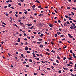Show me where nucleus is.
Segmentation results:
<instances>
[{"label":"nucleus","instance_id":"obj_21","mask_svg":"<svg viewBox=\"0 0 76 76\" xmlns=\"http://www.w3.org/2000/svg\"><path fill=\"white\" fill-rule=\"evenodd\" d=\"M53 25H51V24H50L49 25V26H50V27H52V26H53Z\"/></svg>","mask_w":76,"mask_h":76},{"label":"nucleus","instance_id":"obj_37","mask_svg":"<svg viewBox=\"0 0 76 76\" xmlns=\"http://www.w3.org/2000/svg\"><path fill=\"white\" fill-rule=\"evenodd\" d=\"M33 34H37V33L36 32H33Z\"/></svg>","mask_w":76,"mask_h":76},{"label":"nucleus","instance_id":"obj_58","mask_svg":"<svg viewBox=\"0 0 76 76\" xmlns=\"http://www.w3.org/2000/svg\"><path fill=\"white\" fill-rule=\"evenodd\" d=\"M73 21L74 22H76V21L75 20H74Z\"/></svg>","mask_w":76,"mask_h":76},{"label":"nucleus","instance_id":"obj_47","mask_svg":"<svg viewBox=\"0 0 76 76\" xmlns=\"http://www.w3.org/2000/svg\"><path fill=\"white\" fill-rule=\"evenodd\" d=\"M59 31H60L61 32H62V31L61 30V28H59Z\"/></svg>","mask_w":76,"mask_h":76},{"label":"nucleus","instance_id":"obj_30","mask_svg":"<svg viewBox=\"0 0 76 76\" xmlns=\"http://www.w3.org/2000/svg\"><path fill=\"white\" fill-rule=\"evenodd\" d=\"M10 1V0L7 1H6V3H9Z\"/></svg>","mask_w":76,"mask_h":76},{"label":"nucleus","instance_id":"obj_18","mask_svg":"<svg viewBox=\"0 0 76 76\" xmlns=\"http://www.w3.org/2000/svg\"><path fill=\"white\" fill-rule=\"evenodd\" d=\"M57 34H58V35H60V34H61V33L60 32H57Z\"/></svg>","mask_w":76,"mask_h":76},{"label":"nucleus","instance_id":"obj_22","mask_svg":"<svg viewBox=\"0 0 76 76\" xmlns=\"http://www.w3.org/2000/svg\"><path fill=\"white\" fill-rule=\"evenodd\" d=\"M18 5H19V6H21V4L20 3H18Z\"/></svg>","mask_w":76,"mask_h":76},{"label":"nucleus","instance_id":"obj_19","mask_svg":"<svg viewBox=\"0 0 76 76\" xmlns=\"http://www.w3.org/2000/svg\"><path fill=\"white\" fill-rule=\"evenodd\" d=\"M56 61L57 63H59V61H58V60H56Z\"/></svg>","mask_w":76,"mask_h":76},{"label":"nucleus","instance_id":"obj_44","mask_svg":"<svg viewBox=\"0 0 76 76\" xmlns=\"http://www.w3.org/2000/svg\"><path fill=\"white\" fill-rule=\"evenodd\" d=\"M37 60H39V58H37Z\"/></svg>","mask_w":76,"mask_h":76},{"label":"nucleus","instance_id":"obj_63","mask_svg":"<svg viewBox=\"0 0 76 76\" xmlns=\"http://www.w3.org/2000/svg\"><path fill=\"white\" fill-rule=\"evenodd\" d=\"M54 68V66H51V68L53 69Z\"/></svg>","mask_w":76,"mask_h":76},{"label":"nucleus","instance_id":"obj_31","mask_svg":"<svg viewBox=\"0 0 76 76\" xmlns=\"http://www.w3.org/2000/svg\"><path fill=\"white\" fill-rule=\"evenodd\" d=\"M51 52L52 53H55V51L53 50H52L51 51Z\"/></svg>","mask_w":76,"mask_h":76},{"label":"nucleus","instance_id":"obj_12","mask_svg":"<svg viewBox=\"0 0 76 76\" xmlns=\"http://www.w3.org/2000/svg\"><path fill=\"white\" fill-rule=\"evenodd\" d=\"M69 64H73V63H72V62H70L69 63Z\"/></svg>","mask_w":76,"mask_h":76},{"label":"nucleus","instance_id":"obj_1","mask_svg":"<svg viewBox=\"0 0 76 76\" xmlns=\"http://www.w3.org/2000/svg\"><path fill=\"white\" fill-rule=\"evenodd\" d=\"M28 49H29V48H28V47L26 46L25 48V50H26V51H28Z\"/></svg>","mask_w":76,"mask_h":76},{"label":"nucleus","instance_id":"obj_59","mask_svg":"<svg viewBox=\"0 0 76 76\" xmlns=\"http://www.w3.org/2000/svg\"><path fill=\"white\" fill-rule=\"evenodd\" d=\"M70 52L71 53H73V52H72V50H71L70 51Z\"/></svg>","mask_w":76,"mask_h":76},{"label":"nucleus","instance_id":"obj_45","mask_svg":"<svg viewBox=\"0 0 76 76\" xmlns=\"http://www.w3.org/2000/svg\"><path fill=\"white\" fill-rule=\"evenodd\" d=\"M67 9H70V7H67Z\"/></svg>","mask_w":76,"mask_h":76},{"label":"nucleus","instance_id":"obj_36","mask_svg":"<svg viewBox=\"0 0 76 76\" xmlns=\"http://www.w3.org/2000/svg\"><path fill=\"white\" fill-rule=\"evenodd\" d=\"M39 40L40 41H42V39H39Z\"/></svg>","mask_w":76,"mask_h":76},{"label":"nucleus","instance_id":"obj_15","mask_svg":"<svg viewBox=\"0 0 76 76\" xmlns=\"http://www.w3.org/2000/svg\"><path fill=\"white\" fill-rule=\"evenodd\" d=\"M57 58H58V59H59V60H60V57H59V56H57Z\"/></svg>","mask_w":76,"mask_h":76},{"label":"nucleus","instance_id":"obj_25","mask_svg":"<svg viewBox=\"0 0 76 76\" xmlns=\"http://www.w3.org/2000/svg\"><path fill=\"white\" fill-rule=\"evenodd\" d=\"M5 15H6L7 16H8L9 15V14H8L7 13H6V14Z\"/></svg>","mask_w":76,"mask_h":76},{"label":"nucleus","instance_id":"obj_42","mask_svg":"<svg viewBox=\"0 0 76 76\" xmlns=\"http://www.w3.org/2000/svg\"><path fill=\"white\" fill-rule=\"evenodd\" d=\"M2 24L4 25H6V23H4V22H3Z\"/></svg>","mask_w":76,"mask_h":76},{"label":"nucleus","instance_id":"obj_57","mask_svg":"<svg viewBox=\"0 0 76 76\" xmlns=\"http://www.w3.org/2000/svg\"><path fill=\"white\" fill-rule=\"evenodd\" d=\"M11 6V5L10 4H9L8 5V7H10Z\"/></svg>","mask_w":76,"mask_h":76},{"label":"nucleus","instance_id":"obj_52","mask_svg":"<svg viewBox=\"0 0 76 76\" xmlns=\"http://www.w3.org/2000/svg\"><path fill=\"white\" fill-rule=\"evenodd\" d=\"M9 13H12V11H11L10 12H9Z\"/></svg>","mask_w":76,"mask_h":76},{"label":"nucleus","instance_id":"obj_14","mask_svg":"<svg viewBox=\"0 0 76 76\" xmlns=\"http://www.w3.org/2000/svg\"><path fill=\"white\" fill-rule=\"evenodd\" d=\"M39 37H43V34H42L41 35H39Z\"/></svg>","mask_w":76,"mask_h":76},{"label":"nucleus","instance_id":"obj_55","mask_svg":"<svg viewBox=\"0 0 76 76\" xmlns=\"http://www.w3.org/2000/svg\"><path fill=\"white\" fill-rule=\"evenodd\" d=\"M27 53H30V51H27Z\"/></svg>","mask_w":76,"mask_h":76},{"label":"nucleus","instance_id":"obj_33","mask_svg":"<svg viewBox=\"0 0 76 76\" xmlns=\"http://www.w3.org/2000/svg\"><path fill=\"white\" fill-rule=\"evenodd\" d=\"M20 25H23V23H22L21 22H20Z\"/></svg>","mask_w":76,"mask_h":76},{"label":"nucleus","instance_id":"obj_40","mask_svg":"<svg viewBox=\"0 0 76 76\" xmlns=\"http://www.w3.org/2000/svg\"><path fill=\"white\" fill-rule=\"evenodd\" d=\"M72 24L74 26H75V24H74L73 23H72Z\"/></svg>","mask_w":76,"mask_h":76},{"label":"nucleus","instance_id":"obj_6","mask_svg":"<svg viewBox=\"0 0 76 76\" xmlns=\"http://www.w3.org/2000/svg\"><path fill=\"white\" fill-rule=\"evenodd\" d=\"M28 28H29V29H32L34 28V26H32L31 27H28Z\"/></svg>","mask_w":76,"mask_h":76},{"label":"nucleus","instance_id":"obj_13","mask_svg":"<svg viewBox=\"0 0 76 76\" xmlns=\"http://www.w3.org/2000/svg\"><path fill=\"white\" fill-rule=\"evenodd\" d=\"M26 67H29V66L28 65H26Z\"/></svg>","mask_w":76,"mask_h":76},{"label":"nucleus","instance_id":"obj_28","mask_svg":"<svg viewBox=\"0 0 76 76\" xmlns=\"http://www.w3.org/2000/svg\"><path fill=\"white\" fill-rule=\"evenodd\" d=\"M65 17L66 18H69V17L67 15H65Z\"/></svg>","mask_w":76,"mask_h":76},{"label":"nucleus","instance_id":"obj_50","mask_svg":"<svg viewBox=\"0 0 76 76\" xmlns=\"http://www.w3.org/2000/svg\"><path fill=\"white\" fill-rule=\"evenodd\" d=\"M58 22L59 23H60V22H61V21L60 20H59L58 21Z\"/></svg>","mask_w":76,"mask_h":76},{"label":"nucleus","instance_id":"obj_16","mask_svg":"<svg viewBox=\"0 0 76 76\" xmlns=\"http://www.w3.org/2000/svg\"><path fill=\"white\" fill-rule=\"evenodd\" d=\"M29 61H30V62H32V59H29Z\"/></svg>","mask_w":76,"mask_h":76},{"label":"nucleus","instance_id":"obj_39","mask_svg":"<svg viewBox=\"0 0 76 76\" xmlns=\"http://www.w3.org/2000/svg\"><path fill=\"white\" fill-rule=\"evenodd\" d=\"M61 37H64V35H61Z\"/></svg>","mask_w":76,"mask_h":76},{"label":"nucleus","instance_id":"obj_23","mask_svg":"<svg viewBox=\"0 0 76 76\" xmlns=\"http://www.w3.org/2000/svg\"><path fill=\"white\" fill-rule=\"evenodd\" d=\"M57 36V34H56L55 35V37H56Z\"/></svg>","mask_w":76,"mask_h":76},{"label":"nucleus","instance_id":"obj_64","mask_svg":"<svg viewBox=\"0 0 76 76\" xmlns=\"http://www.w3.org/2000/svg\"><path fill=\"white\" fill-rule=\"evenodd\" d=\"M71 75H72L71 76H75L74 75H73V74H72V73H71Z\"/></svg>","mask_w":76,"mask_h":76},{"label":"nucleus","instance_id":"obj_32","mask_svg":"<svg viewBox=\"0 0 76 76\" xmlns=\"http://www.w3.org/2000/svg\"><path fill=\"white\" fill-rule=\"evenodd\" d=\"M46 50L48 51H50V50L48 49H46Z\"/></svg>","mask_w":76,"mask_h":76},{"label":"nucleus","instance_id":"obj_60","mask_svg":"<svg viewBox=\"0 0 76 76\" xmlns=\"http://www.w3.org/2000/svg\"><path fill=\"white\" fill-rule=\"evenodd\" d=\"M34 75H37V74L36 73H34Z\"/></svg>","mask_w":76,"mask_h":76},{"label":"nucleus","instance_id":"obj_20","mask_svg":"<svg viewBox=\"0 0 76 76\" xmlns=\"http://www.w3.org/2000/svg\"><path fill=\"white\" fill-rule=\"evenodd\" d=\"M41 69V68L40 67V66H39V70H40Z\"/></svg>","mask_w":76,"mask_h":76},{"label":"nucleus","instance_id":"obj_34","mask_svg":"<svg viewBox=\"0 0 76 76\" xmlns=\"http://www.w3.org/2000/svg\"><path fill=\"white\" fill-rule=\"evenodd\" d=\"M66 23L67 24H70V23H69V21H67Z\"/></svg>","mask_w":76,"mask_h":76},{"label":"nucleus","instance_id":"obj_3","mask_svg":"<svg viewBox=\"0 0 76 76\" xmlns=\"http://www.w3.org/2000/svg\"><path fill=\"white\" fill-rule=\"evenodd\" d=\"M26 25H27L28 26H32V24H27Z\"/></svg>","mask_w":76,"mask_h":76},{"label":"nucleus","instance_id":"obj_8","mask_svg":"<svg viewBox=\"0 0 76 76\" xmlns=\"http://www.w3.org/2000/svg\"><path fill=\"white\" fill-rule=\"evenodd\" d=\"M24 13L26 15V14L28 13V12L27 11H26V12H24Z\"/></svg>","mask_w":76,"mask_h":76},{"label":"nucleus","instance_id":"obj_10","mask_svg":"<svg viewBox=\"0 0 76 76\" xmlns=\"http://www.w3.org/2000/svg\"><path fill=\"white\" fill-rule=\"evenodd\" d=\"M13 26H16V27H18V26L16 25V24H13Z\"/></svg>","mask_w":76,"mask_h":76},{"label":"nucleus","instance_id":"obj_2","mask_svg":"<svg viewBox=\"0 0 76 76\" xmlns=\"http://www.w3.org/2000/svg\"><path fill=\"white\" fill-rule=\"evenodd\" d=\"M70 28L72 29H74V26H71Z\"/></svg>","mask_w":76,"mask_h":76},{"label":"nucleus","instance_id":"obj_56","mask_svg":"<svg viewBox=\"0 0 76 76\" xmlns=\"http://www.w3.org/2000/svg\"><path fill=\"white\" fill-rule=\"evenodd\" d=\"M51 44H54V42H51Z\"/></svg>","mask_w":76,"mask_h":76},{"label":"nucleus","instance_id":"obj_4","mask_svg":"<svg viewBox=\"0 0 76 76\" xmlns=\"http://www.w3.org/2000/svg\"><path fill=\"white\" fill-rule=\"evenodd\" d=\"M39 25L40 26H41V27H42V26H43L44 24H42V23H39Z\"/></svg>","mask_w":76,"mask_h":76},{"label":"nucleus","instance_id":"obj_51","mask_svg":"<svg viewBox=\"0 0 76 76\" xmlns=\"http://www.w3.org/2000/svg\"><path fill=\"white\" fill-rule=\"evenodd\" d=\"M69 20H72V18H69Z\"/></svg>","mask_w":76,"mask_h":76},{"label":"nucleus","instance_id":"obj_46","mask_svg":"<svg viewBox=\"0 0 76 76\" xmlns=\"http://www.w3.org/2000/svg\"><path fill=\"white\" fill-rule=\"evenodd\" d=\"M23 0H20V1H21V2H23Z\"/></svg>","mask_w":76,"mask_h":76},{"label":"nucleus","instance_id":"obj_5","mask_svg":"<svg viewBox=\"0 0 76 76\" xmlns=\"http://www.w3.org/2000/svg\"><path fill=\"white\" fill-rule=\"evenodd\" d=\"M20 39L19 38L18 39V42H20Z\"/></svg>","mask_w":76,"mask_h":76},{"label":"nucleus","instance_id":"obj_48","mask_svg":"<svg viewBox=\"0 0 76 76\" xmlns=\"http://www.w3.org/2000/svg\"><path fill=\"white\" fill-rule=\"evenodd\" d=\"M41 6H38V8H41Z\"/></svg>","mask_w":76,"mask_h":76},{"label":"nucleus","instance_id":"obj_35","mask_svg":"<svg viewBox=\"0 0 76 76\" xmlns=\"http://www.w3.org/2000/svg\"><path fill=\"white\" fill-rule=\"evenodd\" d=\"M67 47V46H65L63 47V48L64 49V48H66Z\"/></svg>","mask_w":76,"mask_h":76},{"label":"nucleus","instance_id":"obj_41","mask_svg":"<svg viewBox=\"0 0 76 76\" xmlns=\"http://www.w3.org/2000/svg\"><path fill=\"white\" fill-rule=\"evenodd\" d=\"M53 22H54L55 23H57V21H53Z\"/></svg>","mask_w":76,"mask_h":76},{"label":"nucleus","instance_id":"obj_38","mask_svg":"<svg viewBox=\"0 0 76 76\" xmlns=\"http://www.w3.org/2000/svg\"><path fill=\"white\" fill-rule=\"evenodd\" d=\"M71 13L73 15H74V13L73 12H72Z\"/></svg>","mask_w":76,"mask_h":76},{"label":"nucleus","instance_id":"obj_62","mask_svg":"<svg viewBox=\"0 0 76 76\" xmlns=\"http://www.w3.org/2000/svg\"><path fill=\"white\" fill-rule=\"evenodd\" d=\"M21 57H23V54H22L21 55Z\"/></svg>","mask_w":76,"mask_h":76},{"label":"nucleus","instance_id":"obj_61","mask_svg":"<svg viewBox=\"0 0 76 76\" xmlns=\"http://www.w3.org/2000/svg\"><path fill=\"white\" fill-rule=\"evenodd\" d=\"M42 63H45V62H43V61H42Z\"/></svg>","mask_w":76,"mask_h":76},{"label":"nucleus","instance_id":"obj_9","mask_svg":"<svg viewBox=\"0 0 76 76\" xmlns=\"http://www.w3.org/2000/svg\"><path fill=\"white\" fill-rule=\"evenodd\" d=\"M72 56H71V57H70V58H68V60H72Z\"/></svg>","mask_w":76,"mask_h":76},{"label":"nucleus","instance_id":"obj_7","mask_svg":"<svg viewBox=\"0 0 76 76\" xmlns=\"http://www.w3.org/2000/svg\"><path fill=\"white\" fill-rule=\"evenodd\" d=\"M41 48H42V47H43V45H41L40 46H39Z\"/></svg>","mask_w":76,"mask_h":76},{"label":"nucleus","instance_id":"obj_17","mask_svg":"<svg viewBox=\"0 0 76 76\" xmlns=\"http://www.w3.org/2000/svg\"><path fill=\"white\" fill-rule=\"evenodd\" d=\"M69 38H73V36H72L71 35L69 36Z\"/></svg>","mask_w":76,"mask_h":76},{"label":"nucleus","instance_id":"obj_53","mask_svg":"<svg viewBox=\"0 0 76 76\" xmlns=\"http://www.w3.org/2000/svg\"><path fill=\"white\" fill-rule=\"evenodd\" d=\"M54 11L55 12H56V13H57V10H55Z\"/></svg>","mask_w":76,"mask_h":76},{"label":"nucleus","instance_id":"obj_11","mask_svg":"<svg viewBox=\"0 0 76 76\" xmlns=\"http://www.w3.org/2000/svg\"><path fill=\"white\" fill-rule=\"evenodd\" d=\"M35 2H37V3H40V2H39L38 1L36 0Z\"/></svg>","mask_w":76,"mask_h":76},{"label":"nucleus","instance_id":"obj_54","mask_svg":"<svg viewBox=\"0 0 76 76\" xmlns=\"http://www.w3.org/2000/svg\"><path fill=\"white\" fill-rule=\"evenodd\" d=\"M35 7V5H33V7Z\"/></svg>","mask_w":76,"mask_h":76},{"label":"nucleus","instance_id":"obj_29","mask_svg":"<svg viewBox=\"0 0 76 76\" xmlns=\"http://www.w3.org/2000/svg\"><path fill=\"white\" fill-rule=\"evenodd\" d=\"M66 59V58L65 57L63 58V60H65Z\"/></svg>","mask_w":76,"mask_h":76},{"label":"nucleus","instance_id":"obj_27","mask_svg":"<svg viewBox=\"0 0 76 76\" xmlns=\"http://www.w3.org/2000/svg\"><path fill=\"white\" fill-rule=\"evenodd\" d=\"M15 16L16 17H18V15H17L16 14H15Z\"/></svg>","mask_w":76,"mask_h":76},{"label":"nucleus","instance_id":"obj_43","mask_svg":"<svg viewBox=\"0 0 76 76\" xmlns=\"http://www.w3.org/2000/svg\"><path fill=\"white\" fill-rule=\"evenodd\" d=\"M4 8V9H6V8H7V6H5Z\"/></svg>","mask_w":76,"mask_h":76},{"label":"nucleus","instance_id":"obj_49","mask_svg":"<svg viewBox=\"0 0 76 76\" xmlns=\"http://www.w3.org/2000/svg\"><path fill=\"white\" fill-rule=\"evenodd\" d=\"M19 14H20V15H22V12H19Z\"/></svg>","mask_w":76,"mask_h":76},{"label":"nucleus","instance_id":"obj_26","mask_svg":"<svg viewBox=\"0 0 76 76\" xmlns=\"http://www.w3.org/2000/svg\"><path fill=\"white\" fill-rule=\"evenodd\" d=\"M15 45H18V43H15Z\"/></svg>","mask_w":76,"mask_h":76},{"label":"nucleus","instance_id":"obj_24","mask_svg":"<svg viewBox=\"0 0 76 76\" xmlns=\"http://www.w3.org/2000/svg\"><path fill=\"white\" fill-rule=\"evenodd\" d=\"M47 54H48V55H50V53H48V52L46 53Z\"/></svg>","mask_w":76,"mask_h":76}]
</instances>
